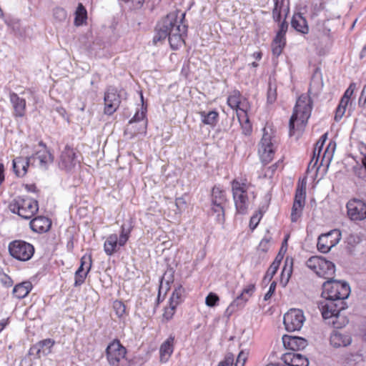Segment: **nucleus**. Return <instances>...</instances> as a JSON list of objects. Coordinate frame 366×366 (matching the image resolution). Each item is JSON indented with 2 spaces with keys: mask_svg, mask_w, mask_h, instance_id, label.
<instances>
[{
  "mask_svg": "<svg viewBox=\"0 0 366 366\" xmlns=\"http://www.w3.org/2000/svg\"><path fill=\"white\" fill-rule=\"evenodd\" d=\"M312 83L307 94H302L297 99L292 114L289 122V134L290 136L296 133H302L306 128L311 116L313 101Z\"/></svg>",
  "mask_w": 366,
  "mask_h": 366,
  "instance_id": "nucleus-1",
  "label": "nucleus"
},
{
  "mask_svg": "<svg viewBox=\"0 0 366 366\" xmlns=\"http://www.w3.org/2000/svg\"><path fill=\"white\" fill-rule=\"evenodd\" d=\"M250 182L244 177L234 178L231 182V190L237 213L244 214L249 207L248 190Z\"/></svg>",
  "mask_w": 366,
  "mask_h": 366,
  "instance_id": "nucleus-2",
  "label": "nucleus"
},
{
  "mask_svg": "<svg viewBox=\"0 0 366 366\" xmlns=\"http://www.w3.org/2000/svg\"><path fill=\"white\" fill-rule=\"evenodd\" d=\"M8 208L11 213L29 219L39 211V203L37 200L27 195H19L9 202Z\"/></svg>",
  "mask_w": 366,
  "mask_h": 366,
  "instance_id": "nucleus-3",
  "label": "nucleus"
},
{
  "mask_svg": "<svg viewBox=\"0 0 366 366\" xmlns=\"http://www.w3.org/2000/svg\"><path fill=\"white\" fill-rule=\"evenodd\" d=\"M327 134H324L317 142L315 147L314 148L312 157L308 164L307 172H310V170H313L315 169L316 172H317L321 166L328 167L329 164H330L336 147L335 144L332 142H330L329 144L327 146L322 156L321 162L318 165V161L320 157V153L323 147V145L327 139Z\"/></svg>",
  "mask_w": 366,
  "mask_h": 366,
  "instance_id": "nucleus-4",
  "label": "nucleus"
},
{
  "mask_svg": "<svg viewBox=\"0 0 366 366\" xmlns=\"http://www.w3.org/2000/svg\"><path fill=\"white\" fill-rule=\"evenodd\" d=\"M134 228V221L129 219L128 225L122 224L120 227V234L118 237L117 234L108 235L104 242V251L108 256L117 253L119 247H124L129 239L131 232Z\"/></svg>",
  "mask_w": 366,
  "mask_h": 366,
  "instance_id": "nucleus-5",
  "label": "nucleus"
},
{
  "mask_svg": "<svg viewBox=\"0 0 366 366\" xmlns=\"http://www.w3.org/2000/svg\"><path fill=\"white\" fill-rule=\"evenodd\" d=\"M81 153L72 145L66 144L57 158V165L60 170L66 173H74L81 165Z\"/></svg>",
  "mask_w": 366,
  "mask_h": 366,
  "instance_id": "nucleus-6",
  "label": "nucleus"
},
{
  "mask_svg": "<svg viewBox=\"0 0 366 366\" xmlns=\"http://www.w3.org/2000/svg\"><path fill=\"white\" fill-rule=\"evenodd\" d=\"M262 137L257 145V154L262 164L270 163L275 155L277 148L274 142V132L272 128L264 127Z\"/></svg>",
  "mask_w": 366,
  "mask_h": 366,
  "instance_id": "nucleus-7",
  "label": "nucleus"
},
{
  "mask_svg": "<svg viewBox=\"0 0 366 366\" xmlns=\"http://www.w3.org/2000/svg\"><path fill=\"white\" fill-rule=\"evenodd\" d=\"M350 292V288L347 283L331 279L323 284L322 296L326 300L335 301L347 298Z\"/></svg>",
  "mask_w": 366,
  "mask_h": 366,
  "instance_id": "nucleus-8",
  "label": "nucleus"
},
{
  "mask_svg": "<svg viewBox=\"0 0 366 366\" xmlns=\"http://www.w3.org/2000/svg\"><path fill=\"white\" fill-rule=\"evenodd\" d=\"M8 251L10 256L19 262H27L34 254V245L21 239H15L9 242Z\"/></svg>",
  "mask_w": 366,
  "mask_h": 366,
  "instance_id": "nucleus-9",
  "label": "nucleus"
},
{
  "mask_svg": "<svg viewBox=\"0 0 366 366\" xmlns=\"http://www.w3.org/2000/svg\"><path fill=\"white\" fill-rule=\"evenodd\" d=\"M308 268L320 277L328 280L332 279L335 272V264L320 256H312L306 262Z\"/></svg>",
  "mask_w": 366,
  "mask_h": 366,
  "instance_id": "nucleus-10",
  "label": "nucleus"
},
{
  "mask_svg": "<svg viewBox=\"0 0 366 366\" xmlns=\"http://www.w3.org/2000/svg\"><path fill=\"white\" fill-rule=\"evenodd\" d=\"M127 349L117 339L112 340L106 349V357L111 366H126Z\"/></svg>",
  "mask_w": 366,
  "mask_h": 366,
  "instance_id": "nucleus-11",
  "label": "nucleus"
},
{
  "mask_svg": "<svg viewBox=\"0 0 366 366\" xmlns=\"http://www.w3.org/2000/svg\"><path fill=\"white\" fill-rule=\"evenodd\" d=\"M178 13L177 11L171 12L163 18L156 26V34L153 38V43L157 45L162 43L167 37L169 38L170 31L172 26L178 23Z\"/></svg>",
  "mask_w": 366,
  "mask_h": 366,
  "instance_id": "nucleus-12",
  "label": "nucleus"
},
{
  "mask_svg": "<svg viewBox=\"0 0 366 366\" xmlns=\"http://www.w3.org/2000/svg\"><path fill=\"white\" fill-rule=\"evenodd\" d=\"M342 237L340 229H335L330 232L322 234L317 239V248L321 253H328L332 247L337 245Z\"/></svg>",
  "mask_w": 366,
  "mask_h": 366,
  "instance_id": "nucleus-13",
  "label": "nucleus"
},
{
  "mask_svg": "<svg viewBox=\"0 0 366 366\" xmlns=\"http://www.w3.org/2000/svg\"><path fill=\"white\" fill-rule=\"evenodd\" d=\"M347 217L352 222H357L366 219V203L357 199H350L346 204Z\"/></svg>",
  "mask_w": 366,
  "mask_h": 366,
  "instance_id": "nucleus-14",
  "label": "nucleus"
},
{
  "mask_svg": "<svg viewBox=\"0 0 366 366\" xmlns=\"http://www.w3.org/2000/svg\"><path fill=\"white\" fill-rule=\"evenodd\" d=\"M305 317L302 310L292 308L287 311L283 319L285 329L288 332L299 331L303 326Z\"/></svg>",
  "mask_w": 366,
  "mask_h": 366,
  "instance_id": "nucleus-15",
  "label": "nucleus"
},
{
  "mask_svg": "<svg viewBox=\"0 0 366 366\" xmlns=\"http://www.w3.org/2000/svg\"><path fill=\"white\" fill-rule=\"evenodd\" d=\"M184 14H182V19L175 26H172L168 38L170 47L173 50L179 49L183 44H184V36L187 35V26L183 24L184 19Z\"/></svg>",
  "mask_w": 366,
  "mask_h": 366,
  "instance_id": "nucleus-16",
  "label": "nucleus"
},
{
  "mask_svg": "<svg viewBox=\"0 0 366 366\" xmlns=\"http://www.w3.org/2000/svg\"><path fill=\"white\" fill-rule=\"evenodd\" d=\"M288 23L285 20H282V23L277 26L275 36L272 41L271 47L272 54L279 56L283 51L286 43V34L288 30Z\"/></svg>",
  "mask_w": 366,
  "mask_h": 366,
  "instance_id": "nucleus-17",
  "label": "nucleus"
},
{
  "mask_svg": "<svg viewBox=\"0 0 366 366\" xmlns=\"http://www.w3.org/2000/svg\"><path fill=\"white\" fill-rule=\"evenodd\" d=\"M227 104L232 109L235 111L237 116L248 113L250 108L248 100L237 89L233 90L228 95Z\"/></svg>",
  "mask_w": 366,
  "mask_h": 366,
  "instance_id": "nucleus-18",
  "label": "nucleus"
},
{
  "mask_svg": "<svg viewBox=\"0 0 366 366\" xmlns=\"http://www.w3.org/2000/svg\"><path fill=\"white\" fill-rule=\"evenodd\" d=\"M9 99L13 118L16 121L26 118L27 114L26 100L12 91L9 93Z\"/></svg>",
  "mask_w": 366,
  "mask_h": 366,
  "instance_id": "nucleus-19",
  "label": "nucleus"
},
{
  "mask_svg": "<svg viewBox=\"0 0 366 366\" xmlns=\"http://www.w3.org/2000/svg\"><path fill=\"white\" fill-rule=\"evenodd\" d=\"M92 255L91 253L84 254L80 259V265L74 274V287L83 285L92 266Z\"/></svg>",
  "mask_w": 366,
  "mask_h": 366,
  "instance_id": "nucleus-20",
  "label": "nucleus"
},
{
  "mask_svg": "<svg viewBox=\"0 0 366 366\" xmlns=\"http://www.w3.org/2000/svg\"><path fill=\"white\" fill-rule=\"evenodd\" d=\"M104 114L107 115L113 114L119 108L121 103L120 95L117 90L108 89L104 94Z\"/></svg>",
  "mask_w": 366,
  "mask_h": 366,
  "instance_id": "nucleus-21",
  "label": "nucleus"
},
{
  "mask_svg": "<svg viewBox=\"0 0 366 366\" xmlns=\"http://www.w3.org/2000/svg\"><path fill=\"white\" fill-rule=\"evenodd\" d=\"M255 290L256 287L254 283H250L246 285L242 290L241 294L238 295L229 305L227 310L233 312L238 308L243 307L249 299L253 295Z\"/></svg>",
  "mask_w": 366,
  "mask_h": 366,
  "instance_id": "nucleus-22",
  "label": "nucleus"
},
{
  "mask_svg": "<svg viewBox=\"0 0 366 366\" xmlns=\"http://www.w3.org/2000/svg\"><path fill=\"white\" fill-rule=\"evenodd\" d=\"M274 8L272 11V19L277 23V26L282 23V20L287 21V15L290 12L289 4L285 0H273Z\"/></svg>",
  "mask_w": 366,
  "mask_h": 366,
  "instance_id": "nucleus-23",
  "label": "nucleus"
},
{
  "mask_svg": "<svg viewBox=\"0 0 366 366\" xmlns=\"http://www.w3.org/2000/svg\"><path fill=\"white\" fill-rule=\"evenodd\" d=\"M319 307L324 319H329L332 317L338 318L340 311L344 309L343 306L339 307L337 303H335V301L330 300L321 302Z\"/></svg>",
  "mask_w": 366,
  "mask_h": 366,
  "instance_id": "nucleus-24",
  "label": "nucleus"
},
{
  "mask_svg": "<svg viewBox=\"0 0 366 366\" xmlns=\"http://www.w3.org/2000/svg\"><path fill=\"white\" fill-rule=\"evenodd\" d=\"M174 335H169L160 345L159 350V362L166 363L172 357L175 347Z\"/></svg>",
  "mask_w": 366,
  "mask_h": 366,
  "instance_id": "nucleus-25",
  "label": "nucleus"
},
{
  "mask_svg": "<svg viewBox=\"0 0 366 366\" xmlns=\"http://www.w3.org/2000/svg\"><path fill=\"white\" fill-rule=\"evenodd\" d=\"M39 145L43 147L44 149L36 152L31 157L38 160V165L41 169H46L53 162L54 156L50 152V151L47 149L46 144H44L42 141L39 143Z\"/></svg>",
  "mask_w": 366,
  "mask_h": 366,
  "instance_id": "nucleus-26",
  "label": "nucleus"
},
{
  "mask_svg": "<svg viewBox=\"0 0 366 366\" xmlns=\"http://www.w3.org/2000/svg\"><path fill=\"white\" fill-rule=\"evenodd\" d=\"M51 224L52 222L51 219L42 215L36 216L29 222L31 229L39 234L49 232L51 227Z\"/></svg>",
  "mask_w": 366,
  "mask_h": 366,
  "instance_id": "nucleus-27",
  "label": "nucleus"
},
{
  "mask_svg": "<svg viewBox=\"0 0 366 366\" xmlns=\"http://www.w3.org/2000/svg\"><path fill=\"white\" fill-rule=\"evenodd\" d=\"M54 345L55 341L53 339H44L34 345L30 348V353L33 354L35 352L36 356L38 358H41L42 356L50 354Z\"/></svg>",
  "mask_w": 366,
  "mask_h": 366,
  "instance_id": "nucleus-28",
  "label": "nucleus"
},
{
  "mask_svg": "<svg viewBox=\"0 0 366 366\" xmlns=\"http://www.w3.org/2000/svg\"><path fill=\"white\" fill-rule=\"evenodd\" d=\"M285 347L293 351L300 350L307 346V340L300 337L285 335L282 337Z\"/></svg>",
  "mask_w": 366,
  "mask_h": 366,
  "instance_id": "nucleus-29",
  "label": "nucleus"
},
{
  "mask_svg": "<svg viewBox=\"0 0 366 366\" xmlns=\"http://www.w3.org/2000/svg\"><path fill=\"white\" fill-rule=\"evenodd\" d=\"M31 159L32 157H17L13 160V169L18 177H24L26 174Z\"/></svg>",
  "mask_w": 366,
  "mask_h": 366,
  "instance_id": "nucleus-30",
  "label": "nucleus"
},
{
  "mask_svg": "<svg viewBox=\"0 0 366 366\" xmlns=\"http://www.w3.org/2000/svg\"><path fill=\"white\" fill-rule=\"evenodd\" d=\"M282 360L286 366H308V359L295 352H287L282 356Z\"/></svg>",
  "mask_w": 366,
  "mask_h": 366,
  "instance_id": "nucleus-31",
  "label": "nucleus"
},
{
  "mask_svg": "<svg viewBox=\"0 0 366 366\" xmlns=\"http://www.w3.org/2000/svg\"><path fill=\"white\" fill-rule=\"evenodd\" d=\"M228 202L226 191L220 185H215L212 189L211 205L226 206Z\"/></svg>",
  "mask_w": 366,
  "mask_h": 366,
  "instance_id": "nucleus-32",
  "label": "nucleus"
},
{
  "mask_svg": "<svg viewBox=\"0 0 366 366\" xmlns=\"http://www.w3.org/2000/svg\"><path fill=\"white\" fill-rule=\"evenodd\" d=\"M292 27L297 32L307 34L309 33V26L307 19L300 14L295 13L291 20Z\"/></svg>",
  "mask_w": 366,
  "mask_h": 366,
  "instance_id": "nucleus-33",
  "label": "nucleus"
},
{
  "mask_svg": "<svg viewBox=\"0 0 366 366\" xmlns=\"http://www.w3.org/2000/svg\"><path fill=\"white\" fill-rule=\"evenodd\" d=\"M330 344L335 347H346L350 345L352 338L347 334L333 331L330 337Z\"/></svg>",
  "mask_w": 366,
  "mask_h": 366,
  "instance_id": "nucleus-34",
  "label": "nucleus"
},
{
  "mask_svg": "<svg viewBox=\"0 0 366 366\" xmlns=\"http://www.w3.org/2000/svg\"><path fill=\"white\" fill-rule=\"evenodd\" d=\"M198 114L201 117V122L204 125H208L212 128L216 127L219 122V114L217 110L209 112L201 111Z\"/></svg>",
  "mask_w": 366,
  "mask_h": 366,
  "instance_id": "nucleus-35",
  "label": "nucleus"
},
{
  "mask_svg": "<svg viewBox=\"0 0 366 366\" xmlns=\"http://www.w3.org/2000/svg\"><path fill=\"white\" fill-rule=\"evenodd\" d=\"M33 288V285L29 281H24L16 285L13 289V295L17 299L26 297Z\"/></svg>",
  "mask_w": 366,
  "mask_h": 366,
  "instance_id": "nucleus-36",
  "label": "nucleus"
},
{
  "mask_svg": "<svg viewBox=\"0 0 366 366\" xmlns=\"http://www.w3.org/2000/svg\"><path fill=\"white\" fill-rule=\"evenodd\" d=\"M283 162L284 158L282 157L269 166H267V164H263L262 172L264 174V177L271 179L274 177L276 172L282 171L284 168Z\"/></svg>",
  "mask_w": 366,
  "mask_h": 366,
  "instance_id": "nucleus-37",
  "label": "nucleus"
},
{
  "mask_svg": "<svg viewBox=\"0 0 366 366\" xmlns=\"http://www.w3.org/2000/svg\"><path fill=\"white\" fill-rule=\"evenodd\" d=\"M293 271V259L290 257H287L285 260L284 267L282 268L281 276H280V282L282 285L285 286L292 274Z\"/></svg>",
  "mask_w": 366,
  "mask_h": 366,
  "instance_id": "nucleus-38",
  "label": "nucleus"
},
{
  "mask_svg": "<svg viewBox=\"0 0 366 366\" xmlns=\"http://www.w3.org/2000/svg\"><path fill=\"white\" fill-rule=\"evenodd\" d=\"M305 205V200H302L297 198L294 199V202L292 207L290 218L292 222H297L302 214V210Z\"/></svg>",
  "mask_w": 366,
  "mask_h": 366,
  "instance_id": "nucleus-39",
  "label": "nucleus"
},
{
  "mask_svg": "<svg viewBox=\"0 0 366 366\" xmlns=\"http://www.w3.org/2000/svg\"><path fill=\"white\" fill-rule=\"evenodd\" d=\"M210 214L214 217L216 223L224 224L225 222V207L210 204Z\"/></svg>",
  "mask_w": 366,
  "mask_h": 366,
  "instance_id": "nucleus-40",
  "label": "nucleus"
},
{
  "mask_svg": "<svg viewBox=\"0 0 366 366\" xmlns=\"http://www.w3.org/2000/svg\"><path fill=\"white\" fill-rule=\"evenodd\" d=\"M240 124L242 132L245 136L251 135L252 132V125L249 121L248 113H244L237 116Z\"/></svg>",
  "mask_w": 366,
  "mask_h": 366,
  "instance_id": "nucleus-41",
  "label": "nucleus"
},
{
  "mask_svg": "<svg viewBox=\"0 0 366 366\" xmlns=\"http://www.w3.org/2000/svg\"><path fill=\"white\" fill-rule=\"evenodd\" d=\"M87 19V11L82 4H79L75 12L74 24L81 26L86 22Z\"/></svg>",
  "mask_w": 366,
  "mask_h": 366,
  "instance_id": "nucleus-42",
  "label": "nucleus"
},
{
  "mask_svg": "<svg viewBox=\"0 0 366 366\" xmlns=\"http://www.w3.org/2000/svg\"><path fill=\"white\" fill-rule=\"evenodd\" d=\"M112 307L114 310L115 315L119 319H124L128 315L127 306L122 300H117L114 301Z\"/></svg>",
  "mask_w": 366,
  "mask_h": 366,
  "instance_id": "nucleus-43",
  "label": "nucleus"
},
{
  "mask_svg": "<svg viewBox=\"0 0 366 366\" xmlns=\"http://www.w3.org/2000/svg\"><path fill=\"white\" fill-rule=\"evenodd\" d=\"M307 189V178L300 179L297 182L295 198L305 200Z\"/></svg>",
  "mask_w": 366,
  "mask_h": 366,
  "instance_id": "nucleus-44",
  "label": "nucleus"
},
{
  "mask_svg": "<svg viewBox=\"0 0 366 366\" xmlns=\"http://www.w3.org/2000/svg\"><path fill=\"white\" fill-rule=\"evenodd\" d=\"M350 101L348 99L342 97L338 107L336 109L335 119L339 121L345 114Z\"/></svg>",
  "mask_w": 366,
  "mask_h": 366,
  "instance_id": "nucleus-45",
  "label": "nucleus"
},
{
  "mask_svg": "<svg viewBox=\"0 0 366 366\" xmlns=\"http://www.w3.org/2000/svg\"><path fill=\"white\" fill-rule=\"evenodd\" d=\"M176 308L175 304L169 303V305L164 309L162 321L163 322H168L171 320L176 312Z\"/></svg>",
  "mask_w": 366,
  "mask_h": 366,
  "instance_id": "nucleus-46",
  "label": "nucleus"
},
{
  "mask_svg": "<svg viewBox=\"0 0 366 366\" xmlns=\"http://www.w3.org/2000/svg\"><path fill=\"white\" fill-rule=\"evenodd\" d=\"M182 287H179V288L175 289L169 298V303L175 304V306L177 307V305L180 302V300H181V297H182Z\"/></svg>",
  "mask_w": 366,
  "mask_h": 366,
  "instance_id": "nucleus-47",
  "label": "nucleus"
},
{
  "mask_svg": "<svg viewBox=\"0 0 366 366\" xmlns=\"http://www.w3.org/2000/svg\"><path fill=\"white\" fill-rule=\"evenodd\" d=\"M262 217V213L260 211L256 212L250 218L249 227L254 230L259 224Z\"/></svg>",
  "mask_w": 366,
  "mask_h": 366,
  "instance_id": "nucleus-48",
  "label": "nucleus"
},
{
  "mask_svg": "<svg viewBox=\"0 0 366 366\" xmlns=\"http://www.w3.org/2000/svg\"><path fill=\"white\" fill-rule=\"evenodd\" d=\"M219 301V297L213 292H210L205 299V303L209 307H214Z\"/></svg>",
  "mask_w": 366,
  "mask_h": 366,
  "instance_id": "nucleus-49",
  "label": "nucleus"
},
{
  "mask_svg": "<svg viewBox=\"0 0 366 366\" xmlns=\"http://www.w3.org/2000/svg\"><path fill=\"white\" fill-rule=\"evenodd\" d=\"M279 267L280 264L272 262V263L270 264L269 267L268 268L266 272L264 279H269V280H271L274 275L277 272Z\"/></svg>",
  "mask_w": 366,
  "mask_h": 366,
  "instance_id": "nucleus-50",
  "label": "nucleus"
},
{
  "mask_svg": "<svg viewBox=\"0 0 366 366\" xmlns=\"http://www.w3.org/2000/svg\"><path fill=\"white\" fill-rule=\"evenodd\" d=\"M54 17L58 21H64L66 19V11L62 8H56L54 10Z\"/></svg>",
  "mask_w": 366,
  "mask_h": 366,
  "instance_id": "nucleus-51",
  "label": "nucleus"
},
{
  "mask_svg": "<svg viewBox=\"0 0 366 366\" xmlns=\"http://www.w3.org/2000/svg\"><path fill=\"white\" fill-rule=\"evenodd\" d=\"M234 357L232 354H227L224 359L220 361L217 366H232L234 364Z\"/></svg>",
  "mask_w": 366,
  "mask_h": 366,
  "instance_id": "nucleus-52",
  "label": "nucleus"
},
{
  "mask_svg": "<svg viewBox=\"0 0 366 366\" xmlns=\"http://www.w3.org/2000/svg\"><path fill=\"white\" fill-rule=\"evenodd\" d=\"M247 358V354L243 351H241L237 357L235 363L233 364L234 366H244Z\"/></svg>",
  "mask_w": 366,
  "mask_h": 366,
  "instance_id": "nucleus-53",
  "label": "nucleus"
},
{
  "mask_svg": "<svg viewBox=\"0 0 366 366\" xmlns=\"http://www.w3.org/2000/svg\"><path fill=\"white\" fill-rule=\"evenodd\" d=\"M355 89V84L351 83L350 84L349 87L345 92L342 97H344L345 99H348V100L350 101V98L352 96Z\"/></svg>",
  "mask_w": 366,
  "mask_h": 366,
  "instance_id": "nucleus-54",
  "label": "nucleus"
},
{
  "mask_svg": "<svg viewBox=\"0 0 366 366\" xmlns=\"http://www.w3.org/2000/svg\"><path fill=\"white\" fill-rule=\"evenodd\" d=\"M145 118V113L144 112H137L134 117L129 120V123L132 124L143 120Z\"/></svg>",
  "mask_w": 366,
  "mask_h": 366,
  "instance_id": "nucleus-55",
  "label": "nucleus"
},
{
  "mask_svg": "<svg viewBox=\"0 0 366 366\" xmlns=\"http://www.w3.org/2000/svg\"><path fill=\"white\" fill-rule=\"evenodd\" d=\"M286 249H284V246L282 245L281 249H280V252L277 254L274 260L273 261V262H276L277 264L280 265V263H281L282 260L283 259L284 254H285V253L286 252Z\"/></svg>",
  "mask_w": 366,
  "mask_h": 366,
  "instance_id": "nucleus-56",
  "label": "nucleus"
},
{
  "mask_svg": "<svg viewBox=\"0 0 366 366\" xmlns=\"http://www.w3.org/2000/svg\"><path fill=\"white\" fill-rule=\"evenodd\" d=\"M275 288H276V282H272L269 285L268 292L264 295L265 300L269 299L272 297V295H273V293L275 291Z\"/></svg>",
  "mask_w": 366,
  "mask_h": 366,
  "instance_id": "nucleus-57",
  "label": "nucleus"
},
{
  "mask_svg": "<svg viewBox=\"0 0 366 366\" xmlns=\"http://www.w3.org/2000/svg\"><path fill=\"white\" fill-rule=\"evenodd\" d=\"M24 187L29 192L37 193L39 192L35 184H26Z\"/></svg>",
  "mask_w": 366,
  "mask_h": 366,
  "instance_id": "nucleus-58",
  "label": "nucleus"
},
{
  "mask_svg": "<svg viewBox=\"0 0 366 366\" xmlns=\"http://www.w3.org/2000/svg\"><path fill=\"white\" fill-rule=\"evenodd\" d=\"M269 241L267 239H263L261 240L259 243V248L264 252H267L269 249Z\"/></svg>",
  "mask_w": 366,
  "mask_h": 366,
  "instance_id": "nucleus-59",
  "label": "nucleus"
},
{
  "mask_svg": "<svg viewBox=\"0 0 366 366\" xmlns=\"http://www.w3.org/2000/svg\"><path fill=\"white\" fill-rule=\"evenodd\" d=\"M1 281L3 282V283L6 285L7 287H10L13 284V281L11 279V277H9L8 275L6 274H4L3 276V278L1 279Z\"/></svg>",
  "mask_w": 366,
  "mask_h": 366,
  "instance_id": "nucleus-60",
  "label": "nucleus"
},
{
  "mask_svg": "<svg viewBox=\"0 0 366 366\" xmlns=\"http://www.w3.org/2000/svg\"><path fill=\"white\" fill-rule=\"evenodd\" d=\"M9 318L3 319L0 321V333L6 328L9 324Z\"/></svg>",
  "mask_w": 366,
  "mask_h": 366,
  "instance_id": "nucleus-61",
  "label": "nucleus"
},
{
  "mask_svg": "<svg viewBox=\"0 0 366 366\" xmlns=\"http://www.w3.org/2000/svg\"><path fill=\"white\" fill-rule=\"evenodd\" d=\"M252 56L257 61H259L262 57V53L261 51H255L252 54Z\"/></svg>",
  "mask_w": 366,
  "mask_h": 366,
  "instance_id": "nucleus-62",
  "label": "nucleus"
},
{
  "mask_svg": "<svg viewBox=\"0 0 366 366\" xmlns=\"http://www.w3.org/2000/svg\"><path fill=\"white\" fill-rule=\"evenodd\" d=\"M366 56V44L363 46L362 49L360 53V59H362Z\"/></svg>",
  "mask_w": 366,
  "mask_h": 366,
  "instance_id": "nucleus-63",
  "label": "nucleus"
},
{
  "mask_svg": "<svg viewBox=\"0 0 366 366\" xmlns=\"http://www.w3.org/2000/svg\"><path fill=\"white\" fill-rule=\"evenodd\" d=\"M270 90L269 91V93H268V99L270 100L271 102L272 101H274L275 99H276V93L275 92L272 94V95L270 94Z\"/></svg>",
  "mask_w": 366,
  "mask_h": 366,
  "instance_id": "nucleus-64",
  "label": "nucleus"
}]
</instances>
